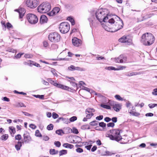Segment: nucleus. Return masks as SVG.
<instances>
[{
  "mask_svg": "<svg viewBox=\"0 0 157 157\" xmlns=\"http://www.w3.org/2000/svg\"><path fill=\"white\" fill-rule=\"evenodd\" d=\"M109 12L107 10L105 9H98L94 11L92 13V17L88 18V20L90 22V26L94 25L97 24L96 21L94 18L95 17L100 22L102 21L105 22L108 19L107 17Z\"/></svg>",
  "mask_w": 157,
  "mask_h": 157,
  "instance_id": "f257e3e1",
  "label": "nucleus"
},
{
  "mask_svg": "<svg viewBox=\"0 0 157 157\" xmlns=\"http://www.w3.org/2000/svg\"><path fill=\"white\" fill-rule=\"evenodd\" d=\"M155 40V38L153 34L147 33L143 34L140 42L145 46H150L154 43Z\"/></svg>",
  "mask_w": 157,
  "mask_h": 157,
  "instance_id": "f03ea898",
  "label": "nucleus"
},
{
  "mask_svg": "<svg viewBox=\"0 0 157 157\" xmlns=\"http://www.w3.org/2000/svg\"><path fill=\"white\" fill-rule=\"evenodd\" d=\"M121 130L119 129H114L109 130L110 134H108V137L111 140H113L118 141L121 136L120 133L122 132Z\"/></svg>",
  "mask_w": 157,
  "mask_h": 157,
  "instance_id": "7ed1b4c3",
  "label": "nucleus"
},
{
  "mask_svg": "<svg viewBox=\"0 0 157 157\" xmlns=\"http://www.w3.org/2000/svg\"><path fill=\"white\" fill-rule=\"evenodd\" d=\"M38 12L41 13H47V14L49 16V3L45 2L40 4L37 7Z\"/></svg>",
  "mask_w": 157,
  "mask_h": 157,
  "instance_id": "20e7f679",
  "label": "nucleus"
},
{
  "mask_svg": "<svg viewBox=\"0 0 157 157\" xmlns=\"http://www.w3.org/2000/svg\"><path fill=\"white\" fill-rule=\"evenodd\" d=\"M70 29V25L67 22H63L59 25V29L61 33L64 34L67 33Z\"/></svg>",
  "mask_w": 157,
  "mask_h": 157,
  "instance_id": "39448f33",
  "label": "nucleus"
},
{
  "mask_svg": "<svg viewBox=\"0 0 157 157\" xmlns=\"http://www.w3.org/2000/svg\"><path fill=\"white\" fill-rule=\"evenodd\" d=\"M25 4L27 6L31 9L36 8L39 4V0H25Z\"/></svg>",
  "mask_w": 157,
  "mask_h": 157,
  "instance_id": "423d86ee",
  "label": "nucleus"
},
{
  "mask_svg": "<svg viewBox=\"0 0 157 157\" xmlns=\"http://www.w3.org/2000/svg\"><path fill=\"white\" fill-rule=\"evenodd\" d=\"M60 39V35L57 32H53L50 33V41L56 43L59 41Z\"/></svg>",
  "mask_w": 157,
  "mask_h": 157,
  "instance_id": "0eeeda50",
  "label": "nucleus"
},
{
  "mask_svg": "<svg viewBox=\"0 0 157 157\" xmlns=\"http://www.w3.org/2000/svg\"><path fill=\"white\" fill-rule=\"evenodd\" d=\"M26 18L29 22L31 24H36L38 21V18L35 14L32 13H29L27 14Z\"/></svg>",
  "mask_w": 157,
  "mask_h": 157,
  "instance_id": "6e6552de",
  "label": "nucleus"
},
{
  "mask_svg": "<svg viewBox=\"0 0 157 157\" xmlns=\"http://www.w3.org/2000/svg\"><path fill=\"white\" fill-rule=\"evenodd\" d=\"M119 20H117L115 23V25L113 27V32H115L118 31V30L121 29L123 27V23L122 21L120 18L118 17Z\"/></svg>",
  "mask_w": 157,
  "mask_h": 157,
  "instance_id": "1a4fd4ad",
  "label": "nucleus"
},
{
  "mask_svg": "<svg viewBox=\"0 0 157 157\" xmlns=\"http://www.w3.org/2000/svg\"><path fill=\"white\" fill-rule=\"evenodd\" d=\"M50 83L55 86H56L59 88H61L62 89L68 90L69 89V87L68 86H64L63 85L58 83L57 82V81H56L53 80L51 78H50Z\"/></svg>",
  "mask_w": 157,
  "mask_h": 157,
  "instance_id": "9d476101",
  "label": "nucleus"
},
{
  "mask_svg": "<svg viewBox=\"0 0 157 157\" xmlns=\"http://www.w3.org/2000/svg\"><path fill=\"white\" fill-rule=\"evenodd\" d=\"M127 57L123 55H120L118 58H115V61L116 63H125L127 61Z\"/></svg>",
  "mask_w": 157,
  "mask_h": 157,
  "instance_id": "9b49d317",
  "label": "nucleus"
},
{
  "mask_svg": "<svg viewBox=\"0 0 157 157\" xmlns=\"http://www.w3.org/2000/svg\"><path fill=\"white\" fill-rule=\"evenodd\" d=\"M119 41L121 43H126L128 45H131L132 44V40L126 37L123 36L119 39Z\"/></svg>",
  "mask_w": 157,
  "mask_h": 157,
  "instance_id": "f8f14e48",
  "label": "nucleus"
},
{
  "mask_svg": "<svg viewBox=\"0 0 157 157\" xmlns=\"http://www.w3.org/2000/svg\"><path fill=\"white\" fill-rule=\"evenodd\" d=\"M109 103L111 106H113L114 110L117 112H119L121 109V105L115 102L111 101Z\"/></svg>",
  "mask_w": 157,
  "mask_h": 157,
  "instance_id": "ddd939ff",
  "label": "nucleus"
},
{
  "mask_svg": "<svg viewBox=\"0 0 157 157\" xmlns=\"http://www.w3.org/2000/svg\"><path fill=\"white\" fill-rule=\"evenodd\" d=\"M118 139L119 140L117 141L121 144H126L129 141L128 137L127 136H124L121 137V136Z\"/></svg>",
  "mask_w": 157,
  "mask_h": 157,
  "instance_id": "4468645a",
  "label": "nucleus"
},
{
  "mask_svg": "<svg viewBox=\"0 0 157 157\" xmlns=\"http://www.w3.org/2000/svg\"><path fill=\"white\" fill-rule=\"evenodd\" d=\"M24 143H29L32 141V139L29 134L27 132H26L23 135Z\"/></svg>",
  "mask_w": 157,
  "mask_h": 157,
  "instance_id": "2eb2a0df",
  "label": "nucleus"
},
{
  "mask_svg": "<svg viewBox=\"0 0 157 157\" xmlns=\"http://www.w3.org/2000/svg\"><path fill=\"white\" fill-rule=\"evenodd\" d=\"M73 44L76 47L80 46L82 44V41L81 40L76 37H74L72 40Z\"/></svg>",
  "mask_w": 157,
  "mask_h": 157,
  "instance_id": "dca6fc26",
  "label": "nucleus"
},
{
  "mask_svg": "<svg viewBox=\"0 0 157 157\" xmlns=\"http://www.w3.org/2000/svg\"><path fill=\"white\" fill-rule=\"evenodd\" d=\"M15 11L19 13V17L20 18H22L24 16V15L25 13V10L24 8L21 7H20L18 9H16Z\"/></svg>",
  "mask_w": 157,
  "mask_h": 157,
  "instance_id": "f3484780",
  "label": "nucleus"
},
{
  "mask_svg": "<svg viewBox=\"0 0 157 157\" xmlns=\"http://www.w3.org/2000/svg\"><path fill=\"white\" fill-rule=\"evenodd\" d=\"M24 64L25 65H28L30 66H32L33 65L36 66V67H40V65L33 61L29 60L28 62H24Z\"/></svg>",
  "mask_w": 157,
  "mask_h": 157,
  "instance_id": "a211bd4d",
  "label": "nucleus"
},
{
  "mask_svg": "<svg viewBox=\"0 0 157 157\" xmlns=\"http://www.w3.org/2000/svg\"><path fill=\"white\" fill-rule=\"evenodd\" d=\"M143 74V72H129L125 74V75L128 77L132 76L134 75H140Z\"/></svg>",
  "mask_w": 157,
  "mask_h": 157,
  "instance_id": "6ab92c4d",
  "label": "nucleus"
},
{
  "mask_svg": "<svg viewBox=\"0 0 157 157\" xmlns=\"http://www.w3.org/2000/svg\"><path fill=\"white\" fill-rule=\"evenodd\" d=\"M48 21V18L46 16L42 15L41 16L40 19V22L41 24L47 22Z\"/></svg>",
  "mask_w": 157,
  "mask_h": 157,
  "instance_id": "aec40b11",
  "label": "nucleus"
},
{
  "mask_svg": "<svg viewBox=\"0 0 157 157\" xmlns=\"http://www.w3.org/2000/svg\"><path fill=\"white\" fill-rule=\"evenodd\" d=\"M102 27L104 28V29L106 31L111 32H113V29H112L108 27L105 23H102Z\"/></svg>",
  "mask_w": 157,
  "mask_h": 157,
  "instance_id": "412c9836",
  "label": "nucleus"
},
{
  "mask_svg": "<svg viewBox=\"0 0 157 157\" xmlns=\"http://www.w3.org/2000/svg\"><path fill=\"white\" fill-rule=\"evenodd\" d=\"M22 146V143L21 141H18L17 144L15 145V147L17 151L20 150L21 147Z\"/></svg>",
  "mask_w": 157,
  "mask_h": 157,
  "instance_id": "4be33fe9",
  "label": "nucleus"
},
{
  "mask_svg": "<svg viewBox=\"0 0 157 157\" xmlns=\"http://www.w3.org/2000/svg\"><path fill=\"white\" fill-rule=\"evenodd\" d=\"M63 146L65 148L70 149H72L74 147L73 145L67 143L64 144L63 145Z\"/></svg>",
  "mask_w": 157,
  "mask_h": 157,
  "instance_id": "5701e85b",
  "label": "nucleus"
},
{
  "mask_svg": "<svg viewBox=\"0 0 157 157\" xmlns=\"http://www.w3.org/2000/svg\"><path fill=\"white\" fill-rule=\"evenodd\" d=\"M9 137L8 134H5L2 136L0 137V140L2 141H6Z\"/></svg>",
  "mask_w": 157,
  "mask_h": 157,
  "instance_id": "b1692460",
  "label": "nucleus"
},
{
  "mask_svg": "<svg viewBox=\"0 0 157 157\" xmlns=\"http://www.w3.org/2000/svg\"><path fill=\"white\" fill-rule=\"evenodd\" d=\"M95 112V109L93 108H87L85 111L86 113H93Z\"/></svg>",
  "mask_w": 157,
  "mask_h": 157,
  "instance_id": "393cba45",
  "label": "nucleus"
},
{
  "mask_svg": "<svg viewBox=\"0 0 157 157\" xmlns=\"http://www.w3.org/2000/svg\"><path fill=\"white\" fill-rule=\"evenodd\" d=\"M15 106L17 107H26V106L22 102H18L16 103L15 105Z\"/></svg>",
  "mask_w": 157,
  "mask_h": 157,
  "instance_id": "a878e982",
  "label": "nucleus"
},
{
  "mask_svg": "<svg viewBox=\"0 0 157 157\" xmlns=\"http://www.w3.org/2000/svg\"><path fill=\"white\" fill-rule=\"evenodd\" d=\"M75 138L76 140L75 143H79L81 142L82 139L78 136H76Z\"/></svg>",
  "mask_w": 157,
  "mask_h": 157,
  "instance_id": "bb28decb",
  "label": "nucleus"
},
{
  "mask_svg": "<svg viewBox=\"0 0 157 157\" xmlns=\"http://www.w3.org/2000/svg\"><path fill=\"white\" fill-rule=\"evenodd\" d=\"M134 112L135 111L132 110H130V111L129 110V113L133 116H137L140 115L139 113Z\"/></svg>",
  "mask_w": 157,
  "mask_h": 157,
  "instance_id": "cd10ccee",
  "label": "nucleus"
},
{
  "mask_svg": "<svg viewBox=\"0 0 157 157\" xmlns=\"http://www.w3.org/2000/svg\"><path fill=\"white\" fill-rule=\"evenodd\" d=\"M58 153V151L56 150L55 149H51L50 150V153L52 155L57 154Z\"/></svg>",
  "mask_w": 157,
  "mask_h": 157,
  "instance_id": "c85d7f7f",
  "label": "nucleus"
},
{
  "mask_svg": "<svg viewBox=\"0 0 157 157\" xmlns=\"http://www.w3.org/2000/svg\"><path fill=\"white\" fill-rule=\"evenodd\" d=\"M81 128L82 130H86V129H90L89 125L88 124L84 125L81 126Z\"/></svg>",
  "mask_w": 157,
  "mask_h": 157,
  "instance_id": "c756f323",
  "label": "nucleus"
},
{
  "mask_svg": "<svg viewBox=\"0 0 157 157\" xmlns=\"http://www.w3.org/2000/svg\"><path fill=\"white\" fill-rule=\"evenodd\" d=\"M98 121H94L90 122V124L91 126H96L98 124Z\"/></svg>",
  "mask_w": 157,
  "mask_h": 157,
  "instance_id": "7c9ffc66",
  "label": "nucleus"
},
{
  "mask_svg": "<svg viewBox=\"0 0 157 157\" xmlns=\"http://www.w3.org/2000/svg\"><path fill=\"white\" fill-rule=\"evenodd\" d=\"M67 153V151L65 150H62L59 152V155L61 156L63 155L66 154Z\"/></svg>",
  "mask_w": 157,
  "mask_h": 157,
  "instance_id": "2f4dec72",
  "label": "nucleus"
},
{
  "mask_svg": "<svg viewBox=\"0 0 157 157\" xmlns=\"http://www.w3.org/2000/svg\"><path fill=\"white\" fill-rule=\"evenodd\" d=\"M9 131L10 132L11 134L13 133V134L16 132L15 129V128H12L11 127H9Z\"/></svg>",
  "mask_w": 157,
  "mask_h": 157,
  "instance_id": "473e14b6",
  "label": "nucleus"
},
{
  "mask_svg": "<svg viewBox=\"0 0 157 157\" xmlns=\"http://www.w3.org/2000/svg\"><path fill=\"white\" fill-rule=\"evenodd\" d=\"M101 106L102 108H104L107 109H111V107L108 105H105V104H101Z\"/></svg>",
  "mask_w": 157,
  "mask_h": 157,
  "instance_id": "72a5a7b5",
  "label": "nucleus"
},
{
  "mask_svg": "<svg viewBox=\"0 0 157 157\" xmlns=\"http://www.w3.org/2000/svg\"><path fill=\"white\" fill-rule=\"evenodd\" d=\"M75 70L78 71H84L85 69L84 68H81L79 67H75Z\"/></svg>",
  "mask_w": 157,
  "mask_h": 157,
  "instance_id": "f704fd0d",
  "label": "nucleus"
},
{
  "mask_svg": "<svg viewBox=\"0 0 157 157\" xmlns=\"http://www.w3.org/2000/svg\"><path fill=\"white\" fill-rule=\"evenodd\" d=\"M58 48V45L55 44H53L51 45V48L52 49L55 50L56 49Z\"/></svg>",
  "mask_w": 157,
  "mask_h": 157,
  "instance_id": "c9c22d12",
  "label": "nucleus"
},
{
  "mask_svg": "<svg viewBox=\"0 0 157 157\" xmlns=\"http://www.w3.org/2000/svg\"><path fill=\"white\" fill-rule=\"evenodd\" d=\"M33 96L37 98H39L40 99H44V95H33Z\"/></svg>",
  "mask_w": 157,
  "mask_h": 157,
  "instance_id": "e433bc0d",
  "label": "nucleus"
},
{
  "mask_svg": "<svg viewBox=\"0 0 157 157\" xmlns=\"http://www.w3.org/2000/svg\"><path fill=\"white\" fill-rule=\"evenodd\" d=\"M56 134H57L59 135H62V133H63V134L64 133L63 132V130L61 129H59V130H57L56 131Z\"/></svg>",
  "mask_w": 157,
  "mask_h": 157,
  "instance_id": "4c0bfd02",
  "label": "nucleus"
},
{
  "mask_svg": "<svg viewBox=\"0 0 157 157\" xmlns=\"http://www.w3.org/2000/svg\"><path fill=\"white\" fill-rule=\"evenodd\" d=\"M86 114H87L86 117L88 119H90L94 115L93 113H87Z\"/></svg>",
  "mask_w": 157,
  "mask_h": 157,
  "instance_id": "58836bf2",
  "label": "nucleus"
},
{
  "mask_svg": "<svg viewBox=\"0 0 157 157\" xmlns=\"http://www.w3.org/2000/svg\"><path fill=\"white\" fill-rule=\"evenodd\" d=\"M53 11L55 12L56 13H58L60 10V9L59 7H54L52 10Z\"/></svg>",
  "mask_w": 157,
  "mask_h": 157,
  "instance_id": "ea45409f",
  "label": "nucleus"
},
{
  "mask_svg": "<svg viewBox=\"0 0 157 157\" xmlns=\"http://www.w3.org/2000/svg\"><path fill=\"white\" fill-rule=\"evenodd\" d=\"M148 106L150 109H152L154 108L155 107L157 106V104H150L148 105Z\"/></svg>",
  "mask_w": 157,
  "mask_h": 157,
  "instance_id": "a19ab883",
  "label": "nucleus"
},
{
  "mask_svg": "<svg viewBox=\"0 0 157 157\" xmlns=\"http://www.w3.org/2000/svg\"><path fill=\"white\" fill-rule=\"evenodd\" d=\"M6 51L10 52H12L13 53L15 52H16L15 50H14L13 48H9L6 49Z\"/></svg>",
  "mask_w": 157,
  "mask_h": 157,
  "instance_id": "79ce46f5",
  "label": "nucleus"
},
{
  "mask_svg": "<svg viewBox=\"0 0 157 157\" xmlns=\"http://www.w3.org/2000/svg\"><path fill=\"white\" fill-rule=\"evenodd\" d=\"M115 98L117 100L120 101H123V99L119 95H116L115 96Z\"/></svg>",
  "mask_w": 157,
  "mask_h": 157,
  "instance_id": "37998d69",
  "label": "nucleus"
},
{
  "mask_svg": "<svg viewBox=\"0 0 157 157\" xmlns=\"http://www.w3.org/2000/svg\"><path fill=\"white\" fill-rule=\"evenodd\" d=\"M35 136L37 137H40L42 136V135L38 130H36L35 132Z\"/></svg>",
  "mask_w": 157,
  "mask_h": 157,
  "instance_id": "c03bdc74",
  "label": "nucleus"
},
{
  "mask_svg": "<svg viewBox=\"0 0 157 157\" xmlns=\"http://www.w3.org/2000/svg\"><path fill=\"white\" fill-rule=\"evenodd\" d=\"M68 69L69 71H75V66L73 65H71L70 66L68 67Z\"/></svg>",
  "mask_w": 157,
  "mask_h": 157,
  "instance_id": "a18cd8bd",
  "label": "nucleus"
},
{
  "mask_svg": "<svg viewBox=\"0 0 157 157\" xmlns=\"http://www.w3.org/2000/svg\"><path fill=\"white\" fill-rule=\"evenodd\" d=\"M108 69L109 70H120V69H117V68H116L114 67H108Z\"/></svg>",
  "mask_w": 157,
  "mask_h": 157,
  "instance_id": "49530a36",
  "label": "nucleus"
},
{
  "mask_svg": "<svg viewBox=\"0 0 157 157\" xmlns=\"http://www.w3.org/2000/svg\"><path fill=\"white\" fill-rule=\"evenodd\" d=\"M99 126L104 128L106 127V124L103 122H101L99 123Z\"/></svg>",
  "mask_w": 157,
  "mask_h": 157,
  "instance_id": "de8ad7c7",
  "label": "nucleus"
},
{
  "mask_svg": "<svg viewBox=\"0 0 157 157\" xmlns=\"http://www.w3.org/2000/svg\"><path fill=\"white\" fill-rule=\"evenodd\" d=\"M15 139L16 140H20L21 139V135L18 134L15 136Z\"/></svg>",
  "mask_w": 157,
  "mask_h": 157,
  "instance_id": "09e8293b",
  "label": "nucleus"
},
{
  "mask_svg": "<svg viewBox=\"0 0 157 157\" xmlns=\"http://www.w3.org/2000/svg\"><path fill=\"white\" fill-rule=\"evenodd\" d=\"M51 71L54 75L56 76L57 75L56 72V71L54 69L52 68L51 70Z\"/></svg>",
  "mask_w": 157,
  "mask_h": 157,
  "instance_id": "8fccbe9b",
  "label": "nucleus"
},
{
  "mask_svg": "<svg viewBox=\"0 0 157 157\" xmlns=\"http://www.w3.org/2000/svg\"><path fill=\"white\" fill-rule=\"evenodd\" d=\"M77 119V118L76 117L73 116L70 118L69 119V120L71 122H73L76 121Z\"/></svg>",
  "mask_w": 157,
  "mask_h": 157,
  "instance_id": "3c124183",
  "label": "nucleus"
},
{
  "mask_svg": "<svg viewBox=\"0 0 157 157\" xmlns=\"http://www.w3.org/2000/svg\"><path fill=\"white\" fill-rule=\"evenodd\" d=\"M76 151L77 152L81 153L83 152V150L81 148L78 147L76 149Z\"/></svg>",
  "mask_w": 157,
  "mask_h": 157,
  "instance_id": "603ef678",
  "label": "nucleus"
},
{
  "mask_svg": "<svg viewBox=\"0 0 157 157\" xmlns=\"http://www.w3.org/2000/svg\"><path fill=\"white\" fill-rule=\"evenodd\" d=\"M32 55L29 54H26L24 55V57L26 58H30L32 57Z\"/></svg>",
  "mask_w": 157,
  "mask_h": 157,
  "instance_id": "864d4df0",
  "label": "nucleus"
},
{
  "mask_svg": "<svg viewBox=\"0 0 157 157\" xmlns=\"http://www.w3.org/2000/svg\"><path fill=\"white\" fill-rule=\"evenodd\" d=\"M72 132L75 134H78V130L75 128H72Z\"/></svg>",
  "mask_w": 157,
  "mask_h": 157,
  "instance_id": "5fc2aeb1",
  "label": "nucleus"
},
{
  "mask_svg": "<svg viewBox=\"0 0 157 157\" xmlns=\"http://www.w3.org/2000/svg\"><path fill=\"white\" fill-rule=\"evenodd\" d=\"M54 144L57 147H59L61 146V143L59 141H55Z\"/></svg>",
  "mask_w": 157,
  "mask_h": 157,
  "instance_id": "6e6d98bb",
  "label": "nucleus"
},
{
  "mask_svg": "<svg viewBox=\"0 0 157 157\" xmlns=\"http://www.w3.org/2000/svg\"><path fill=\"white\" fill-rule=\"evenodd\" d=\"M107 125L108 127H113L115 125V124L113 122H110L107 124Z\"/></svg>",
  "mask_w": 157,
  "mask_h": 157,
  "instance_id": "4d7b16f0",
  "label": "nucleus"
},
{
  "mask_svg": "<svg viewBox=\"0 0 157 157\" xmlns=\"http://www.w3.org/2000/svg\"><path fill=\"white\" fill-rule=\"evenodd\" d=\"M59 117V115L58 114L54 112L52 113V117L54 119H56Z\"/></svg>",
  "mask_w": 157,
  "mask_h": 157,
  "instance_id": "13d9d810",
  "label": "nucleus"
},
{
  "mask_svg": "<svg viewBox=\"0 0 157 157\" xmlns=\"http://www.w3.org/2000/svg\"><path fill=\"white\" fill-rule=\"evenodd\" d=\"M116 21H115L114 19L113 18H111L110 19H109V21H108V22H109L110 23V24H113L114 23H115V22H116Z\"/></svg>",
  "mask_w": 157,
  "mask_h": 157,
  "instance_id": "bf43d9fd",
  "label": "nucleus"
},
{
  "mask_svg": "<svg viewBox=\"0 0 157 157\" xmlns=\"http://www.w3.org/2000/svg\"><path fill=\"white\" fill-rule=\"evenodd\" d=\"M24 54L23 53H19L17 54L15 56V57L16 58H19L21 56Z\"/></svg>",
  "mask_w": 157,
  "mask_h": 157,
  "instance_id": "052dcab7",
  "label": "nucleus"
},
{
  "mask_svg": "<svg viewBox=\"0 0 157 157\" xmlns=\"http://www.w3.org/2000/svg\"><path fill=\"white\" fill-rule=\"evenodd\" d=\"M103 118V116L102 115H100V116L97 117L96 119L97 120L100 121Z\"/></svg>",
  "mask_w": 157,
  "mask_h": 157,
  "instance_id": "680f3d73",
  "label": "nucleus"
},
{
  "mask_svg": "<svg viewBox=\"0 0 157 157\" xmlns=\"http://www.w3.org/2000/svg\"><path fill=\"white\" fill-rule=\"evenodd\" d=\"M82 89L85 90H86V91L90 92V89L87 87H86L84 86H82Z\"/></svg>",
  "mask_w": 157,
  "mask_h": 157,
  "instance_id": "e2e57ef3",
  "label": "nucleus"
},
{
  "mask_svg": "<svg viewBox=\"0 0 157 157\" xmlns=\"http://www.w3.org/2000/svg\"><path fill=\"white\" fill-rule=\"evenodd\" d=\"M104 121L106 122H108L111 121V118L109 117H106L104 118Z\"/></svg>",
  "mask_w": 157,
  "mask_h": 157,
  "instance_id": "0e129e2a",
  "label": "nucleus"
},
{
  "mask_svg": "<svg viewBox=\"0 0 157 157\" xmlns=\"http://www.w3.org/2000/svg\"><path fill=\"white\" fill-rule=\"evenodd\" d=\"M111 120L114 123H116L117 121V118L116 117H113L111 119Z\"/></svg>",
  "mask_w": 157,
  "mask_h": 157,
  "instance_id": "69168bd1",
  "label": "nucleus"
},
{
  "mask_svg": "<svg viewBox=\"0 0 157 157\" xmlns=\"http://www.w3.org/2000/svg\"><path fill=\"white\" fill-rule=\"evenodd\" d=\"M69 81H70V84L73 86H77V84L74 82H73V81H70L69 80Z\"/></svg>",
  "mask_w": 157,
  "mask_h": 157,
  "instance_id": "338daca9",
  "label": "nucleus"
},
{
  "mask_svg": "<svg viewBox=\"0 0 157 157\" xmlns=\"http://www.w3.org/2000/svg\"><path fill=\"white\" fill-rule=\"evenodd\" d=\"M6 27L7 28L9 29L12 27V26L11 24L9 22H7L6 24Z\"/></svg>",
  "mask_w": 157,
  "mask_h": 157,
  "instance_id": "774afa93",
  "label": "nucleus"
}]
</instances>
